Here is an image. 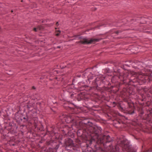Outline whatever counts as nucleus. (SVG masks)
Returning <instances> with one entry per match:
<instances>
[{"mask_svg": "<svg viewBox=\"0 0 152 152\" xmlns=\"http://www.w3.org/2000/svg\"><path fill=\"white\" fill-rule=\"evenodd\" d=\"M81 132V135L85 136L86 140L89 141L90 144L93 141L96 142L97 144H100L101 146H103L104 148L106 145L105 144L111 140L109 136L102 135L101 129L97 126H91L84 124L80 127L77 132L78 134Z\"/></svg>", "mask_w": 152, "mask_h": 152, "instance_id": "obj_1", "label": "nucleus"}, {"mask_svg": "<svg viewBox=\"0 0 152 152\" xmlns=\"http://www.w3.org/2000/svg\"><path fill=\"white\" fill-rule=\"evenodd\" d=\"M108 150V152H135L129 145L128 141L126 140H120L117 142V145L114 148L110 145L106 148Z\"/></svg>", "mask_w": 152, "mask_h": 152, "instance_id": "obj_2", "label": "nucleus"}, {"mask_svg": "<svg viewBox=\"0 0 152 152\" xmlns=\"http://www.w3.org/2000/svg\"><path fill=\"white\" fill-rule=\"evenodd\" d=\"M131 74L133 77H135L137 81L141 84L145 83L146 81L148 79H149V80H152L151 77H152V73L149 77L145 75L144 74L141 72L137 73L132 71L131 72Z\"/></svg>", "mask_w": 152, "mask_h": 152, "instance_id": "obj_3", "label": "nucleus"}, {"mask_svg": "<svg viewBox=\"0 0 152 152\" xmlns=\"http://www.w3.org/2000/svg\"><path fill=\"white\" fill-rule=\"evenodd\" d=\"M99 39H88L83 38L80 41V42L83 44H89L92 43H95L98 42Z\"/></svg>", "mask_w": 152, "mask_h": 152, "instance_id": "obj_4", "label": "nucleus"}, {"mask_svg": "<svg viewBox=\"0 0 152 152\" xmlns=\"http://www.w3.org/2000/svg\"><path fill=\"white\" fill-rule=\"evenodd\" d=\"M116 75L121 80H123L124 81L125 80L127 77V74H124V75L123 74H121L119 71L117 73Z\"/></svg>", "mask_w": 152, "mask_h": 152, "instance_id": "obj_5", "label": "nucleus"}, {"mask_svg": "<svg viewBox=\"0 0 152 152\" xmlns=\"http://www.w3.org/2000/svg\"><path fill=\"white\" fill-rule=\"evenodd\" d=\"M65 144L66 147H71L73 145V143L72 140L70 139H68L65 142Z\"/></svg>", "mask_w": 152, "mask_h": 152, "instance_id": "obj_6", "label": "nucleus"}, {"mask_svg": "<svg viewBox=\"0 0 152 152\" xmlns=\"http://www.w3.org/2000/svg\"><path fill=\"white\" fill-rule=\"evenodd\" d=\"M68 118L70 120V122L71 121H72V122H75L76 120L73 119L72 117V116H71V115H70L68 117Z\"/></svg>", "mask_w": 152, "mask_h": 152, "instance_id": "obj_7", "label": "nucleus"}, {"mask_svg": "<svg viewBox=\"0 0 152 152\" xmlns=\"http://www.w3.org/2000/svg\"><path fill=\"white\" fill-rule=\"evenodd\" d=\"M38 29H39V30H41V28L40 27H38V28H34V30L35 31H37V30Z\"/></svg>", "mask_w": 152, "mask_h": 152, "instance_id": "obj_8", "label": "nucleus"}, {"mask_svg": "<svg viewBox=\"0 0 152 152\" xmlns=\"http://www.w3.org/2000/svg\"><path fill=\"white\" fill-rule=\"evenodd\" d=\"M60 32V31H57L56 32V36H58L59 35V33Z\"/></svg>", "mask_w": 152, "mask_h": 152, "instance_id": "obj_9", "label": "nucleus"}, {"mask_svg": "<svg viewBox=\"0 0 152 152\" xmlns=\"http://www.w3.org/2000/svg\"><path fill=\"white\" fill-rule=\"evenodd\" d=\"M119 33V31H117L116 32V33L117 34H118Z\"/></svg>", "mask_w": 152, "mask_h": 152, "instance_id": "obj_10", "label": "nucleus"}, {"mask_svg": "<svg viewBox=\"0 0 152 152\" xmlns=\"http://www.w3.org/2000/svg\"><path fill=\"white\" fill-rule=\"evenodd\" d=\"M32 88V89H35V88L34 87V86H33Z\"/></svg>", "mask_w": 152, "mask_h": 152, "instance_id": "obj_11", "label": "nucleus"}, {"mask_svg": "<svg viewBox=\"0 0 152 152\" xmlns=\"http://www.w3.org/2000/svg\"><path fill=\"white\" fill-rule=\"evenodd\" d=\"M58 22H57L56 23V26H58Z\"/></svg>", "mask_w": 152, "mask_h": 152, "instance_id": "obj_12", "label": "nucleus"}, {"mask_svg": "<svg viewBox=\"0 0 152 152\" xmlns=\"http://www.w3.org/2000/svg\"><path fill=\"white\" fill-rule=\"evenodd\" d=\"M13 12V11L12 10H11V12Z\"/></svg>", "mask_w": 152, "mask_h": 152, "instance_id": "obj_13", "label": "nucleus"}, {"mask_svg": "<svg viewBox=\"0 0 152 152\" xmlns=\"http://www.w3.org/2000/svg\"><path fill=\"white\" fill-rule=\"evenodd\" d=\"M65 120H66V122H67V123H68V122L66 121V119H65Z\"/></svg>", "mask_w": 152, "mask_h": 152, "instance_id": "obj_14", "label": "nucleus"}, {"mask_svg": "<svg viewBox=\"0 0 152 152\" xmlns=\"http://www.w3.org/2000/svg\"><path fill=\"white\" fill-rule=\"evenodd\" d=\"M23 118L24 119H26L25 118Z\"/></svg>", "mask_w": 152, "mask_h": 152, "instance_id": "obj_15", "label": "nucleus"}]
</instances>
